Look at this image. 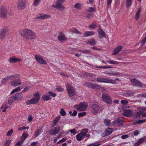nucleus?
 Wrapping results in <instances>:
<instances>
[{
  "instance_id": "33",
  "label": "nucleus",
  "mask_w": 146,
  "mask_h": 146,
  "mask_svg": "<svg viewBox=\"0 0 146 146\" xmlns=\"http://www.w3.org/2000/svg\"><path fill=\"white\" fill-rule=\"evenodd\" d=\"M98 33L101 37L104 36L105 35V32L101 29L100 28L98 30Z\"/></svg>"
},
{
  "instance_id": "28",
  "label": "nucleus",
  "mask_w": 146,
  "mask_h": 146,
  "mask_svg": "<svg viewBox=\"0 0 146 146\" xmlns=\"http://www.w3.org/2000/svg\"><path fill=\"white\" fill-rule=\"evenodd\" d=\"M8 108V106L7 104H3L1 107V109L3 110V112H5L6 111V110Z\"/></svg>"
},
{
  "instance_id": "41",
  "label": "nucleus",
  "mask_w": 146,
  "mask_h": 146,
  "mask_svg": "<svg viewBox=\"0 0 146 146\" xmlns=\"http://www.w3.org/2000/svg\"><path fill=\"white\" fill-rule=\"evenodd\" d=\"M97 27V25L96 23H93L91 24L88 27L92 29H94Z\"/></svg>"
},
{
  "instance_id": "13",
  "label": "nucleus",
  "mask_w": 146,
  "mask_h": 146,
  "mask_svg": "<svg viewBox=\"0 0 146 146\" xmlns=\"http://www.w3.org/2000/svg\"><path fill=\"white\" fill-rule=\"evenodd\" d=\"M58 40L62 42H63L67 40V38L65 35L62 32H60L57 36Z\"/></svg>"
},
{
  "instance_id": "8",
  "label": "nucleus",
  "mask_w": 146,
  "mask_h": 146,
  "mask_svg": "<svg viewBox=\"0 0 146 146\" xmlns=\"http://www.w3.org/2000/svg\"><path fill=\"white\" fill-rule=\"evenodd\" d=\"M102 99L104 102L108 104H111L112 103L111 98L108 94L106 93H104L102 94Z\"/></svg>"
},
{
  "instance_id": "10",
  "label": "nucleus",
  "mask_w": 146,
  "mask_h": 146,
  "mask_svg": "<svg viewBox=\"0 0 146 146\" xmlns=\"http://www.w3.org/2000/svg\"><path fill=\"white\" fill-rule=\"evenodd\" d=\"M27 0H18L17 3V8L19 9L22 10L26 7Z\"/></svg>"
},
{
  "instance_id": "1",
  "label": "nucleus",
  "mask_w": 146,
  "mask_h": 146,
  "mask_svg": "<svg viewBox=\"0 0 146 146\" xmlns=\"http://www.w3.org/2000/svg\"><path fill=\"white\" fill-rule=\"evenodd\" d=\"M19 34L23 37L29 40L35 39L36 33L33 30L29 28H25L19 31Z\"/></svg>"
},
{
  "instance_id": "15",
  "label": "nucleus",
  "mask_w": 146,
  "mask_h": 146,
  "mask_svg": "<svg viewBox=\"0 0 146 146\" xmlns=\"http://www.w3.org/2000/svg\"><path fill=\"white\" fill-rule=\"evenodd\" d=\"M131 81L132 85H133L140 87H142L143 86L141 82L135 79L134 78L131 79Z\"/></svg>"
},
{
  "instance_id": "36",
  "label": "nucleus",
  "mask_w": 146,
  "mask_h": 146,
  "mask_svg": "<svg viewBox=\"0 0 146 146\" xmlns=\"http://www.w3.org/2000/svg\"><path fill=\"white\" fill-rule=\"evenodd\" d=\"M105 125L107 126H109L111 124L110 121L108 119H106L104 121Z\"/></svg>"
},
{
  "instance_id": "58",
  "label": "nucleus",
  "mask_w": 146,
  "mask_h": 146,
  "mask_svg": "<svg viewBox=\"0 0 146 146\" xmlns=\"http://www.w3.org/2000/svg\"><path fill=\"white\" fill-rule=\"evenodd\" d=\"M86 113L85 112L80 113L78 114V116L79 117H81L86 115Z\"/></svg>"
},
{
  "instance_id": "27",
  "label": "nucleus",
  "mask_w": 146,
  "mask_h": 146,
  "mask_svg": "<svg viewBox=\"0 0 146 146\" xmlns=\"http://www.w3.org/2000/svg\"><path fill=\"white\" fill-rule=\"evenodd\" d=\"M86 43L88 44H89L91 45H94L96 44V42L93 38H92L90 40L86 41Z\"/></svg>"
},
{
  "instance_id": "4",
  "label": "nucleus",
  "mask_w": 146,
  "mask_h": 146,
  "mask_svg": "<svg viewBox=\"0 0 146 146\" xmlns=\"http://www.w3.org/2000/svg\"><path fill=\"white\" fill-rule=\"evenodd\" d=\"M88 107V104L85 102H80L79 104L74 105V107L77 110L80 111L86 110Z\"/></svg>"
},
{
  "instance_id": "12",
  "label": "nucleus",
  "mask_w": 146,
  "mask_h": 146,
  "mask_svg": "<svg viewBox=\"0 0 146 146\" xmlns=\"http://www.w3.org/2000/svg\"><path fill=\"white\" fill-rule=\"evenodd\" d=\"M35 58L36 61L40 64H46V61L42 58V57L38 54H36L35 56Z\"/></svg>"
},
{
  "instance_id": "37",
  "label": "nucleus",
  "mask_w": 146,
  "mask_h": 146,
  "mask_svg": "<svg viewBox=\"0 0 146 146\" xmlns=\"http://www.w3.org/2000/svg\"><path fill=\"white\" fill-rule=\"evenodd\" d=\"M93 83L90 82H85L84 83V85L90 88H92Z\"/></svg>"
},
{
  "instance_id": "19",
  "label": "nucleus",
  "mask_w": 146,
  "mask_h": 146,
  "mask_svg": "<svg viewBox=\"0 0 146 146\" xmlns=\"http://www.w3.org/2000/svg\"><path fill=\"white\" fill-rule=\"evenodd\" d=\"M51 16L46 14H40V15L37 17V19H45L50 18Z\"/></svg>"
},
{
  "instance_id": "51",
  "label": "nucleus",
  "mask_w": 146,
  "mask_h": 146,
  "mask_svg": "<svg viewBox=\"0 0 146 146\" xmlns=\"http://www.w3.org/2000/svg\"><path fill=\"white\" fill-rule=\"evenodd\" d=\"M138 110H140L139 111L141 114L143 113L145 111L144 107H140L138 108Z\"/></svg>"
},
{
  "instance_id": "16",
  "label": "nucleus",
  "mask_w": 146,
  "mask_h": 146,
  "mask_svg": "<svg viewBox=\"0 0 146 146\" xmlns=\"http://www.w3.org/2000/svg\"><path fill=\"white\" fill-rule=\"evenodd\" d=\"M60 128L59 127H55L54 129L50 130L49 133L50 135H55L58 134L60 131Z\"/></svg>"
},
{
  "instance_id": "61",
  "label": "nucleus",
  "mask_w": 146,
  "mask_h": 146,
  "mask_svg": "<svg viewBox=\"0 0 146 146\" xmlns=\"http://www.w3.org/2000/svg\"><path fill=\"white\" fill-rule=\"evenodd\" d=\"M48 93L50 95L52 96L53 97H54L56 96V94L55 93L52 92H49Z\"/></svg>"
},
{
  "instance_id": "25",
  "label": "nucleus",
  "mask_w": 146,
  "mask_h": 146,
  "mask_svg": "<svg viewBox=\"0 0 146 146\" xmlns=\"http://www.w3.org/2000/svg\"><path fill=\"white\" fill-rule=\"evenodd\" d=\"M74 7L78 10H81L82 9V5L80 3H77L74 5Z\"/></svg>"
},
{
  "instance_id": "2",
  "label": "nucleus",
  "mask_w": 146,
  "mask_h": 146,
  "mask_svg": "<svg viewBox=\"0 0 146 146\" xmlns=\"http://www.w3.org/2000/svg\"><path fill=\"white\" fill-rule=\"evenodd\" d=\"M33 98L30 100H27L25 102V104L27 105L33 104L37 103L40 98V96L38 92L35 93L34 94Z\"/></svg>"
},
{
  "instance_id": "62",
  "label": "nucleus",
  "mask_w": 146,
  "mask_h": 146,
  "mask_svg": "<svg viewBox=\"0 0 146 146\" xmlns=\"http://www.w3.org/2000/svg\"><path fill=\"white\" fill-rule=\"evenodd\" d=\"M56 90L59 92H62L64 90L60 86H58L56 88Z\"/></svg>"
},
{
  "instance_id": "59",
  "label": "nucleus",
  "mask_w": 146,
  "mask_h": 146,
  "mask_svg": "<svg viewBox=\"0 0 146 146\" xmlns=\"http://www.w3.org/2000/svg\"><path fill=\"white\" fill-rule=\"evenodd\" d=\"M121 103L122 105H126L128 103V102L127 100H123L121 101Z\"/></svg>"
},
{
  "instance_id": "64",
  "label": "nucleus",
  "mask_w": 146,
  "mask_h": 146,
  "mask_svg": "<svg viewBox=\"0 0 146 146\" xmlns=\"http://www.w3.org/2000/svg\"><path fill=\"white\" fill-rule=\"evenodd\" d=\"M13 132V131L12 130H11L10 131H9L6 134V135L7 136H10Z\"/></svg>"
},
{
  "instance_id": "49",
  "label": "nucleus",
  "mask_w": 146,
  "mask_h": 146,
  "mask_svg": "<svg viewBox=\"0 0 146 146\" xmlns=\"http://www.w3.org/2000/svg\"><path fill=\"white\" fill-rule=\"evenodd\" d=\"M10 140L8 139L6 140L5 143L3 144V146H9L11 143Z\"/></svg>"
},
{
  "instance_id": "46",
  "label": "nucleus",
  "mask_w": 146,
  "mask_h": 146,
  "mask_svg": "<svg viewBox=\"0 0 146 146\" xmlns=\"http://www.w3.org/2000/svg\"><path fill=\"white\" fill-rule=\"evenodd\" d=\"M146 121V119H141L137 121L135 123V124H139Z\"/></svg>"
},
{
  "instance_id": "44",
  "label": "nucleus",
  "mask_w": 146,
  "mask_h": 146,
  "mask_svg": "<svg viewBox=\"0 0 146 146\" xmlns=\"http://www.w3.org/2000/svg\"><path fill=\"white\" fill-rule=\"evenodd\" d=\"M21 89L20 86H18L12 90L11 93V94H13L17 92L20 91Z\"/></svg>"
},
{
  "instance_id": "3",
  "label": "nucleus",
  "mask_w": 146,
  "mask_h": 146,
  "mask_svg": "<svg viewBox=\"0 0 146 146\" xmlns=\"http://www.w3.org/2000/svg\"><path fill=\"white\" fill-rule=\"evenodd\" d=\"M65 0H57L55 4L52 5V7L60 11H63L65 9V7L62 3H64Z\"/></svg>"
},
{
  "instance_id": "22",
  "label": "nucleus",
  "mask_w": 146,
  "mask_h": 146,
  "mask_svg": "<svg viewBox=\"0 0 146 146\" xmlns=\"http://www.w3.org/2000/svg\"><path fill=\"white\" fill-rule=\"evenodd\" d=\"M123 114L125 116L130 117L132 115L133 113L131 110H124Z\"/></svg>"
},
{
  "instance_id": "32",
  "label": "nucleus",
  "mask_w": 146,
  "mask_h": 146,
  "mask_svg": "<svg viewBox=\"0 0 146 146\" xmlns=\"http://www.w3.org/2000/svg\"><path fill=\"white\" fill-rule=\"evenodd\" d=\"M9 28L7 26H5L3 27L0 31L4 33L5 34H6L8 31Z\"/></svg>"
},
{
  "instance_id": "9",
  "label": "nucleus",
  "mask_w": 146,
  "mask_h": 146,
  "mask_svg": "<svg viewBox=\"0 0 146 146\" xmlns=\"http://www.w3.org/2000/svg\"><path fill=\"white\" fill-rule=\"evenodd\" d=\"M7 10L4 7H1L0 8V17L5 19L7 17Z\"/></svg>"
},
{
  "instance_id": "11",
  "label": "nucleus",
  "mask_w": 146,
  "mask_h": 146,
  "mask_svg": "<svg viewBox=\"0 0 146 146\" xmlns=\"http://www.w3.org/2000/svg\"><path fill=\"white\" fill-rule=\"evenodd\" d=\"M19 74H14L8 76L3 79L1 80V82L2 84H5L9 80L13 78H17L19 76Z\"/></svg>"
},
{
  "instance_id": "17",
  "label": "nucleus",
  "mask_w": 146,
  "mask_h": 146,
  "mask_svg": "<svg viewBox=\"0 0 146 146\" xmlns=\"http://www.w3.org/2000/svg\"><path fill=\"white\" fill-rule=\"evenodd\" d=\"M122 47L121 45H119L117 46L113 50L112 55H115L118 54L122 49Z\"/></svg>"
},
{
  "instance_id": "47",
  "label": "nucleus",
  "mask_w": 146,
  "mask_h": 146,
  "mask_svg": "<svg viewBox=\"0 0 146 146\" xmlns=\"http://www.w3.org/2000/svg\"><path fill=\"white\" fill-rule=\"evenodd\" d=\"M98 68H112L113 67L112 66H109L107 65L104 66H96Z\"/></svg>"
},
{
  "instance_id": "63",
  "label": "nucleus",
  "mask_w": 146,
  "mask_h": 146,
  "mask_svg": "<svg viewBox=\"0 0 146 146\" xmlns=\"http://www.w3.org/2000/svg\"><path fill=\"white\" fill-rule=\"evenodd\" d=\"M69 131L71 133H72L74 135L75 134L77 133L76 131L74 129L70 130H69Z\"/></svg>"
},
{
  "instance_id": "34",
  "label": "nucleus",
  "mask_w": 146,
  "mask_h": 146,
  "mask_svg": "<svg viewBox=\"0 0 146 146\" xmlns=\"http://www.w3.org/2000/svg\"><path fill=\"white\" fill-rule=\"evenodd\" d=\"M29 134L27 132H24L22 135L21 140L23 142L28 136Z\"/></svg>"
},
{
  "instance_id": "52",
  "label": "nucleus",
  "mask_w": 146,
  "mask_h": 146,
  "mask_svg": "<svg viewBox=\"0 0 146 146\" xmlns=\"http://www.w3.org/2000/svg\"><path fill=\"white\" fill-rule=\"evenodd\" d=\"M60 113L62 116H65L66 115V112L64 111L63 109H62L60 110Z\"/></svg>"
},
{
  "instance_id": "7",
  "label": "nucleus",
  "mask_w": 146,
  "mask_h": 146,
  "mask_svg": "<svg viewBox=\"0 0 146 146\" xmlns=\"http://www.w3.org/2000/svg\"><path fill=\"white\" fill-rule=\"evenodd\" d=\"M66 89L70 97H72L75 94V90L73 87L69 84L66 85Z\"/></svg>"
},
{
  "instance_id": "43",
  "label": "nucleus",
  "mask_w": 146,
  "mask_h": 146,
  "mask_svg": "<svg viewBox=\"0 0 146 146\" xmlns=\"http://www.w3.org/2000/svg\"><path fill=\"white\" fill-rule=\"evenodd\" d=\"M132 0H126V6L127 7L130 6L132 3Z\"/></svg>"
},
{
  "instance_id": "48",
  "label": "nucleus",
  "mask_w": 146,
  "mask_h": 146,
  "mask_svg": "<svg viewBox=\"0 0 146 146\" xmlns=\"http://www.w3.org/2000/svg\"><path fill=\"white\" fill-rule=\"evenodd\" d=\"M126 94L129 96H132L134 94V92L131 91H128L126 92Z\"/></svg>"
},
{
  "instance_id": "5",
  "label": "nucleus",
  "mask_w": 146,
  "mask_h": 146,
  "mask_svg": "<svg viewBox=\"0 0 146 146\" xmlns=\"http://www.w3.org/2000/svg\"><path fill=\"white\" fill-rule=\"evenodd\" d=\"M89 131L88 129H84L82 130L76 136V139L78 141L81 140L82 139L85 137L87 133Z\"/></svg>"
},
{
  "instance_id": "18",
  "label": "nucleus",
  "mask_w": 146,
  "mask_h": 146,
  "mask_svg": "<svg viewBox=\"0 0 146 146\" xmlns=\"http://www.w3.org/2000/svg\"><path fill=\"white\" fill-rule=\"evenodd\" d=\"M11 84L12 86L16 87L20 85L21 84L20 79L15 80L11 82Z\"/></svg>"
},
{
  "instance_id": "56",
  "label": "nucleus",
  "mask_w": 146,
  "mask_h": 146,
  "mask_svg": "<svg viewBox=\"0 0 146 146\" xmlns=\"http://www.w3.org/2000/svg\"><path fill=\"white\" fill-rule=\"evenodd\" d=\"M40 0H34L33 4L35 6L38 5L39 4Z\"/></svg>"
},
{
  "instance_id": "57",
  "label": "nucleus",
  "mask_w": 146,
  "mask_h": 146,
  "mask_svg": "<svg viewBox=\"0 0 146 146\" xmlns=\"http://www.w3.org/2000/svg\"><path fill=\"white\" fill-rule=\"evenodd\" d=\"M23 141L21 140L18 142L15 146H21L23 143Z\"/></svg>"
},
{
  "instance_id": "31",
  "label": "nucleus",
  "mask_w": 146,
  "mask_h": 146,
  "mask_svg": "<svg viewBox=\"0 0 146 146\" xmlns=\"http://www.w3.org/2000/svg\"><path fill=\"white\" fill-rule=\"evenodd\" d=\"M141 114V113H140L139 111L138 112H137L134 115L132 116V119L134 120H135L137 118L139 117L140 116Z\"/></svg>"
},
{
  "instance_id": "6",
  "label": "nucleus",
  "mask_w": 146,
  "mask_h": 146,
  "mask_svg": "<svg viewBox=\"0 0 146 146\" xmlns=\"http://www.w3.org/2000/svg\"><path fill=\"white\" fill-rule=\"evenodd\" d=\"M97 81L100 82H104L111 84H115L116 83V81L114 80L105 78H98L97 79Z\"/></svg>"
},
{
  "instance_id": "54",
  "label": "nucleus",
  "mask_w": 146,
  "mask_h": 146,
  "mask_svg": "<svg viewBox=\"0 0 146 146\" xmlns=\"http://www.w3.org/2000/svg\"><path fill=\"white\" fill-rule=\"evenodd\" d=\"M5 34L0 31V39H3L5 36Z\"/></svg>"
},
{
  "instance_id": "39",
  "label": "nucleus",
  "mask_w": 146,
  "mask_h": 146,
  "mask_svg": "<svg viewBox=\"0 0 146 146\" xmlns=\"http://www.w3.org/2000/svg\"><path fill=\"white\" fill-rule=\"evenodd\" d=\"M42 132V130L41 129H38L36 130L35 132V137H36L41 133Z\"/></svg>"
},
{
  "instance_id": "55",
  "label": "nucleus",
  "mask_w": 146,
  "mask_h": 146,
  "mask_svg": "<svg viewBox=\"0 0 146 146\" xmlns=\"http://www.w3.org/2000/svg\"><path fill=\"white\" fill-rule=\"evenodd\" d=\"M140 43L141 44V46L146 43V36H145V38L140 42Z\"/></svg>"
},
{
  "instance_id": "38",
  "label": "nucleus",
  "mask_w": 146,
  "mask_h": 146,
  "mask_svg": "<svg viewBox=\"0 0 146 146\" xmlns=\"http://www.w3.org/2000/svg\"><path fill=\"white\" fill-rule=\"evenodd\" d=\"M112 129L111 128H108L105 131L106 135H110L112 132Z\"/></svg>"
},
{
  "instance_id": "53",
  "label": "nucleus",
  "mask_w": 146,
  "mask_h": 146,
  "mask_svg": "<svg viewBox=\"0 0 146 146\" xmlns=\"http://www.w3.org/2000/svg\"><path fill=\"white\" fill-rule=\"evenodd\" d=\"M95 11V9L94 8L92 7H89L86 10V12H92Z\"/></svg>"
},
{
  "instance_id": "23",
  "label": "nucleus",
  "mask_w": 146,
  "mask_h": 146,
  "mask_svg": "<svg viewBox=\"0 0 146 146\" xmlns=\"http://www.w3.org/2000/svg\"><path fill=\"white\" fill-rule=\"evenodd\" d=\"M21 60L13 57L9 58L8 60L9 62L10 63H15L18 61H20Z\"/></svg>"
},
{
  "instance_id": "40",
  "label": "nucleus",
  "mask_w": 146,
  "mask_h": 146,
  "mask_svg": "<svg viewBox=\"0 0 146 146\" xmlns=\"http://www.w3.org/2000/svg\"><path fill=\"white\" fill-rule=\"evenodd\" d=\"M41 98L44 101H47L50 99V97L48 95H43Z\"/></svg>"
},
{
  "instance_id": "30",
  "label": "nucleus",
  "mask_w": 146,
  "mask_h": 146,
  "mask_svg": "<svg viewBox=\"0 0 146 146\" xmlns=\"http://www.w3.org/2000/svg\"><path fill=\"white\" fill-rule=\"evenodd\" d=\"M70 32H72L73 33L80 34V35L82 34L77 29L75 28H72L71 29H70Z\"/></svg>"
},
{
  "instance_id": "60",
  "label": "nucleus",
  "mask_w": 146,
  "mask_h": 146,
  "mask_svg": "<svg viewBox=\"0 0 146 146\" xmlns=\"http://www.w3.org/2000/svg\"><path fill=\"white\" fill-rule=\"evenodd\" d=\"M100 145V143H94L93 144H91L87 145V146H98Z\"/></svg>"
},
{
  "instance_id": "21",
  "label": "nucleus",
  "mask_w": 146,
  "mask_h": 146,
  "mask_svg": "<svg viewBox=\"0 0 146 146\" xmlns=\"http://www.w3.org/2000/svg\"><path fill=\"white\" fill-rule=\"evenodd\" d=\"M146 141V137H144L139 139L138 141L135 143V146H138L140 144L145 142Z\"/></svg>"
},
{
  "instance_id": "20",
  "label": "nucleus",
  "mask_w": 146,
  "mask_h": 146,
  "mask_svg": "<svg viewBox=\"0 0 146 146\" xmlns=\"http://www.w3.org/2000/svg\"><path fill=\"white\" fill-rule=\"evenodd\" d=\"M95 34V33L94 31H87L84 33V36L85 37H87L89 36H93Z\"/></svg>"
},
{
  "instance_id": "14",
  "label": "nucleus",
  "mask_w": 146,
  "mask_h": 146,
  "mask_svg": "<svg viewBox=\"0 0 146 146\" xmlns=\"http://www.w3.org/2000/svg\"><path fill=\"white\" fill-rule=\"evenodd\" d=\"M100 109L99 106L97 104L92 105L91 107V111L92 113L94 115L97 114Z\"/></svg>"
},
{
  "instance_id": "26",
  "label": "nucleus",
  "mask_w": 146,
  "mask_h": 146,
  "mask_svg": "<svg viewBox=\"0 0 146 146\" xmlns=\"http://www.w3.org/2000/svg\"><path fill=\"white\" fill-rule=\"evenodd\" d=\"M13 96L16 100H19L22 98L23 95L22 94L19 93L15 94L13 95Z\"/></svg>"
},
{
  "instance_id": "24",
  "label": "nucleus",
  "mask_w": 146,
  "mask_h": 146,
  "mask_svg": "<svg viewBox=\"0 0 146 146\" xmlns=\"http://www.w3.org/2000/svg\"><path fill=\"white\" fill-rule=\"evenodd\" d=\"M107 62L108 63H109L110 64H115V65H117L119 63H121V64H127V63L125 62H119L117 61H114L113 60H110L107 61Z\"/></svg>"
},
{
  "instance_id": "42",
  "label": "nucleus",
  "mask_w": 146,
  "mask_h": 146,
  "mask_svg": "<svg viewBox=\"0 0 146 146\" xmlns=\"http://www.w3.org/2000/svg\"><path fill=\"white\" fill-rule=\"evenodd\" d=\"M141 11V8H139L138 11L136 13L135 15V19L136 20H137L139 17V14Z\"/></svg>"
},
{
  "instance_id": "35",
  "label": "nucleus",
  "mask_w": 146,
  "mask_h": 146,
  "mask_svg": "<svg viewBox=\"0 0 146 146\" xmlns=\"http://www.w3.org/2000/svg\"><path fill=\"white\" fill-rule=\"evenodd\" d=\"M117 126H120L122 125L123 123V120L122 119L119 118L117 120Z\"/></svg>"
},
{
  "instance_id": "45",
  "label": "nucleus",
  "mask_w": 146,
  "mask_h": 146,
  "mask_svg": "<svg viewBox=\"0 0 146 146\" xmlns=\"http://www.w3.org/2000/svg\"><path fill=\"white\" fill-rule=\"evenodd\" d=\"M92 88L94 89H99L101 88V86L97 84H94L93 83V84Z\"/></svg>"
},
{
  "instance_id": "29",
  "label": "nucleus",
  "mask_w": 146,
  "mask_h": 146,
  "mask_svg": "<svg viewBox=\"0 0 146 146\" xmlns=\"http://www.w3.org/2000/svg\"><path fill=\"white\" fill-rule=\"evenodd\" d=\"M13 96L8 99V103L9 105H11L12 103L15 100Z\"/></svg>"
},
{
  "instance_id": "50",
  "label": "nucleus",
  "mask_w": 146,
  "mask_h": 146,
  "mask_svg": "<svg viewBox=\"0 0 146 146\" xmlns=\"http://www.w3.org/2000/svg\"><path fill=\"white\" fill-rule=\"evenodd\" d=\"M61 116L60 115H58L56 117L54 120V125L57 123L58 121L60 119Z\"/></svg>"
}]
</instances>
